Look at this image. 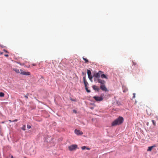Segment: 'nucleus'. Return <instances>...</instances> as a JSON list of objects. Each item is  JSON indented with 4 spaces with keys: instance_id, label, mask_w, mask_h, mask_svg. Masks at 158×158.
I'll return each instance as SVG.
<instances>
[{
    "instance_id": "obj_41",
    "label": "nucleus",
    "mask_w": 158,
    "mask_h": 158,
    "mask_svg": "<svg viewBox=\"0 0 158 158\" xmlns=\"http://www.w3.org/2000/svg\"><path fill=\"white\" fill-rule=\"evenodd\" d=\"M36 65V64H33V65L34 66H35Z\"/></svg>"
},
{
    "instance_id": "obj_14",
    "label": "nucleus",
    "mask_w": 158,
    "mask_h": 158,
    "mask_svg": "<svg viewBox=\"0 0 158 158\" xmlns=\"http://www.w3.org/2000/svg\"><path fill=\"white\" fill-rule=\"evenodd\" d=\"M156 147V145H154L153 146L149 147V151H151L153 148L155 147Z\"/></svg>"
},
{
    "instance_id": "obj_29",
    "label": "nucleus",
    "mask_w": 158,
    "mask_h": 158,
    "mask_svg": "<svg viewBox=\"0 0 158 158\" xmlns=\"http://www.w3.org/2000/svg\"><path fill=\"white\" fill-rule=\"evenodd\" d=\"M73 112L75 113H77V110H73Z\"/></svg>"
},
{
    "instance_id": "obj_38",
    "label": "nucleus",
    "mask_w": 158,
    "mask_h": 158,
    "mask_svg": "<svg viewBox=\"0 0 158 158\" xmlns=\"http://www.w3.org/2000/svg\"><path fill=\"white\" fill-rule=\"evenodd\" d=\"M86 79H85V80H83V82L84 83H85V82L86 81Z\"/></svg>"
},
{
    "instance_id": "obj_36",
    "label": "nucleus",
    "mask_w": 158,
    "mask_h": 158,
    "mask_svg": "<svg viewBox=\"0 0 158 158\" xmlns=\"http://www.w3.org/2000/svg\"><path fill=\"white\" fill-rule=\"evenodd\" d=\"M4 56L6 57H8L9 56V55L8 54H5L4 55Z\"/></svg>"
},
{
    "instance_id": "obj_28",
    "label": "nucleus",
    "mask_w": 158,
    "mask_h": 158,
    "mask_svg": "<svg viewBox=\"0 0 158 158\" xmlns=\"http://www.w3.org/2000/svg\"><path fill=\"white\" fill-rule=\"evenodd\" d=\"M132 62L133 63V65H135L136 64V63L135 62H134L133 61H132Z\"/></svg>"
},
{
    "instance_id": "obj_48",
    "label": "nucleus",
    "mask_w": 158,
    "mask_h": 158,
    "mask_svg": "<svg viewBox=\"0 0 158 158\" xmlns=\"http://www.w3.org/2000/svg\"><path fill=\"white\" fill-rule=\"evenodd\" d=\"M147 151H148V148L147 149Z\"/></svg>"
},
{
    "instance_id": "obj_25",
    "label": "nucleus",
    "mask_w": 158,
    "mask_h": 158,
    "mask_svg": "<svg viewBox=\"0 0 158 158\" xmlns=\"http://www.w3.org/2000/svg\"><path fill=\"white\" fill-rule=\"evenodd\" d=\"M86 73H85V76H84L83 77V80H85L86 79Z\"/></svg>"
},
{
    "instance_id": "obj_3",
    "label": "nucleus",
    "mask_w": 158,
    "mask_h": 158,
    "mask_svg": "<svg viewBox=\"0 0 158 158\" xmlns=\"http://www.w3.org/2000/svg\"><path fill=\"white\" fill-rule=\"evenodd\" d=\"M103 73L102 71L100 70L98 72L95 73L93 75L94 77L99 78L100 77L101 74Z\"/></svg>"
},
{
    "instance_id": "obj_24",
    "label": "nucleus",
    "mask_w": 158,
    "mask_h": 158,
    "mask_svg": "<svg viewBox=\"0 0 158 158\" xmlns=\"http://www.w3.org/2000/svg\"><path fill=\"white\" fill-rule=\"evenodd\" d=\"M152 123L154 126H156V122L154 120H152Z\"/></svg>"
},
{
    "instance_id": "obj_8",
    "label": "nucleus",
    "mask_w": 158,
    "mask_h": 158,
    "mask_svg": "<svg viewBox=\"0 0 158 158\" xmlns=\"http://www.w3.org/2000/svg\"><path fill=\"white\" fill-rule=\"evenodd\" d=\"M29 152L31 155H34L36 153L35 150L33 148H31L30 149Z\"/></svg>"
},
{
    "instance_id": "obj_5",
    "label": "nucleus",
    "mask_w": 158,
    "mask_h": 158,
    "mask_svg": "<svg viewBox=\"0 0 158 158\" xmlns=\"http://www.w3.org/2000/svg\"><path fill=\"white\" fill-rule=\"evenodd\" d=\"M20 71L21 72L20 73L23 75H26V76H29L31 74V73L29 72H26L25 71H23L22 69H20Z\"/></svg>"
},
{
    "instance_id": "obj_20",
    "label": "nucleus",
    "mask_w": 158,
    "mask_h": 158,
    "mask_svg": "<svg viewBox=\"0 0 158 158\" xmlns=\"http://www.w3.org/2000/svg\"><path fill=\"white\" fill-rule=\"evenodd\" d=\"M22 129L23 131H25L26 130V126L25 125H23V127L21 128Z\"/></svg>"
},
{
    "instance_id": "obj_19",
    "label": "nucleus",
    "mask_w": 158,
    "mask_h": 158,
    "mask_svg": "<svg viewBox=\"0 0 158 158\" xmlns=\"http://www.w3.org/2000/svg\"><path fill=\"white\" fill-rule=\"evenodd\" d=\"M4 94L3 92H0V97H3L4 96Z\"/></svg>"
},
{
    "instance_id": "obj_26",
    "label": "nucleus",
    "mask_w": 158,
    "mask_h": 158,
    "mask_svg": "<svg viewBox=\"0 0 158 158\" xmlns=\"http://www.w3.org/2000/svg\"><path fill=\"white\" fill-rule=\"evenodd\" d=\"M84 85H85V87H87L89 85V84L88 82H87V83L84 84Z\"/></svg>"
},
{
    "instance_id": "obj_35",
    "label": "nucleus",
    "mask_w": 158,
    "mask_h": 158,
    "mask_svg": "<svg viewBox=\"0 0 158 158\" xmlns=\"http://www.w3.org/2000/svg\"><path fill=\"white\" fill-rule=\"evenodd\" d=\"M85 73H84V72H82V75H83V76H85Z\"/></svg>"
},
{
    "instance_id": "obj_21",
    "label": "nucleus",
    "mask_w": 158,
    "mask_h": 158,
    "mask_svg": "<svg viewBox=\"0 0 158 158\" xmlns=\"http://www.w3.org/2000/svg\"><path fill=\"white\" fill-rule=\"evenodd\" d=\"M94 81L95 82H96L97 81L98 82V79H99V78H96V77H94Z\"/></svg>"
},
{
    "instance_id": "obj_16",
    "label": "nucleus",
    "mask_w": 158,
    "mask_h": 158,
    "mask_svg": "<svg viewBox=\"0 0 158 158\" xmlns=\"http://www.w3.org/2000/svg\"><path fill=\"white\" fill-rule=\"evenodd\" d=\"M88 78H89V80H90V81L91 82H92V81H93L92 79L93 78V77H94L92 75H90V76H88Z\"/></svg>"
},
{
    "instance_id": "obj_9",
    "label": "nucleus",
    "mask_w": 158,
    "mask_h": 158,
    "mask_svg": "<svg viewBox=\"0 0 158 158\" xmlns=\"http://www.w3.org/2000/svg\"><path fill=\"white\" fill-rule=\"evenodd\" d=\"M92 87L94 90L98 92H99V91L100 89L97 86L95 85H93Z\"/></svg>"
},
{
    "instance_id": "obj_6",
    "label": "nucleus",
    "mask_w": 158,
    "mask_h": 158,
    "mask_svg": "<svg viewBox=\"0 0 158 158\" xmlns=\"http://www.w3.org/2000/svg\"><path fill=\"white\" fill-rule=\"evenodd\" d=\"M100 88L103 91H106L108 90L106 87L105 84L101 85L100 86Z\"/></svg>"
},
{
    "instance_id": "obj_27",
    "label": "nucleus",
    "mask_w": 158,
    "mask_h": 158,
    "mask_svg": "<svg viewBox=\"0 0 158 158\" xmlns=\"http://www.w3.org/2000/svg\"><path fill=\"white\" fill-rule=\"evenodd\" d=\"M27 128H28V129H30L31 128V126L30 125H27Z\"/></svg>"
},
{
    "instance_id": "obj_23",
    "label": "nucleus",
    "mask_w": 158,
    "mask_h": 158,
    "mask_svg": "<svg viewBox=\"0 0 158 158\" xmlns=\"http://www.w3.org/2000/svg\"><path fill=\"white\" fill-rule=\"evenodd\" d=\"M70 100L72 101H74V102H76L77 101L76 100V99H73L71 98H70Z\"/></svg>"
},
{
    "instance_id": "obj_15",
    "label": "nucleus",
    "mask_w": 158,
    "mask_h": 158,
    "mask_svg": "<svg viewBox=\"0 0 158 158\" xmlns=\"http://www.w3.org/2000/svg\"><path fill=\"white\" fill-rule=\"evenodd\" d=\"M13 70L14 71L17 73H20V72L19 71V70L17 69H13Z\"/></svg>"
},
{
    "instance_id": "obj_10",
    "label": "nucleus",
    "mask_w": 158,
    "mask_h": 158,
    "mask_svg": "<svg viewBox=\"0 0 158 158\" xmlns=\"http://www.w3.org/2000/svg\"><path fill=\"white\" fill-rule=\"evenodd\" d=\"M98 82L101 84V85L105 84L106 83V81L103 80L99 79L98 80Z\"/></svg>"
},
{
    "instance_id": "obj_13",
    "label": "nucleus",
    "mask_w": 158,
    "mask_h": 158,
    "mask_svg": "<svg viewBox=\"0 0 158 158\" xmlns=\"http://www.w3.org/2000/svg\"><path fill=\"white\" fill-rule=\"evenodd\" d=\"M87 75L88 76H90V75H92L91 74V71L89 70V69H87Z\"/></svg>"
},
{
    "instance_id": "obj_33",
    "label": "nucleus",
    "mask_w": 158,
    "mask_h": 158,
    "mask_svg": "<svg viewBox=\"0 0 158 158\" xmlns=\"http://www.w3.org/2000/svg\"><path fill=\"white\" fill-rule=\"evenodd\" d=\"M133 98H135V94L134 93L133 94Z\"/></svg>"
},
{
    "instance_id": "obj_22",
    "label": "nucleus",
    "mask_w": 158,
    "mask_h": 158,
    "mask_svg": "<svg viewBox=\"0 0 158 158\" xmlns=\"http://www.w3.org/2000/svg\"><path fill=\"white\" fill-rule=\"evenodd\" d=\"M29 94L28 93H27L26 95H24V97H25L26 99H28V96L29 95Z\"/></svg>"
},
{
    "instance_id": "obj_43",
    "label": "nucleus",
    "mask_w": 158,
    "mask_h": 158,
    "mask_svg": "<svg viewBox=\"0 0 158 158\" xmlns=\"http://www.w3.org/2000/svg\"><path fill=\"white\" fill-rule=\"evenodd\" d=\"M9 121L10 122H11L12 120H9Z\"/></svg>"
},
{
    "instance_id": "obj_47",
    "label": "nucleus",
    "mask_w": 158,
    "mask_h": 158,
    "mask_svg": "<svg viewBox=\"0 0 158 158\" xmlns=\"http://www.w3.org/2000/svg\"><path fill=\"white\" fill-rule=\"evenodd\" d=\"M13 122V120L11 122Z\"/></svg>"
},
{
    "instance_id": "obj_45",
    "label": "nucleus",
    "mask_w": 158,
    "mask_h": 158,
    "mask_svg": "<svg viewBox=\"0 0 158 158\" xmlns=\"http://www.w3.org/2000/svg\"><path fill=\"white\" fill-rule=\"evenodd\" d=\"M3 54V52H1L0 54Z\"/></svg>"
},
{
    "instance_id": "obj_39",
    "label": "nucleus",
    "mask_w": 158,
    "mask_h": 158,
    "mask_svg": "<svg viewBox=\"0 0 158 158\" xmlns=\"http://www.w3.org/2000/svg\"><path fill=\"white\" fill-rule=\"evenodd\" d=\"M1 47L2 48H4V46H3V45H1Z\"/></svg>"
},
{
    "instance_id": "obj_46",
    "label": "nucleus",
    "mask_w": 158,
    "mask_h": 158,
    "mask_svg": "<svg viewBox=\"0 0 158 158\" xmlns=\"http://www.w3.org/2000/svg\"><path fill=\"white\" fill-rule=\"evenodd\" d=\"M91 109H93V107H91Z\"/></svg>"
},
{
    "instance_id": "obj_17",
    "label": "nucleus",
    "mask_w": 158,
    "mask_h": 158,
    "mask_svg": "<svg viewBox=\"0 0 158 158\" xmlns=\"http://www.w3.org/2000/svg\"><path fill=\"white\" fill-rule=\"evenodd\" d=\"M83 60L85 61V63H88L89 62V61L88 59L86 58H84V57L82 58Z\"/></svg>"
},
{
    "instance_id": "obj_11",
    "label": "nucleus",
    "mask_w": 158,
    "mask_h": 158,
    "mask_svg": "<svg viewBox=\"0 0 158 158\" xmlns=\"http://www.w3.org/2000/svg\"><path fill=\"white\" fill-rule=\"evenodd\" d=\"M100 77L102 79L105 78V79H107L108 78L106 76L105 74H104L103 73H101V74Z\"/></svg>"
},
{
    "instance_id": "obj_32",
    "label": "nucleus",
    "mask_w": 158,
    "mask_h": 158,
    "mask_svg": "<svg viewBox=\"0 0 158 158\" xmlns=\"http://www.w3.org/2000/svg\"><path fill=\"white\" fill-rule=\"evenodd\" d=\"M4 52H5L6 53H8V52L5 49H4L3 50Z\"/></svg>"
},
{
    "instance_id": "obj_31",
    "label": "nucleus",
    "mask_w": 158,
    "mask_h": 158,
    "mask_svg": "<svg viewBox=\"0 0 158 158\" xmlns=\"http://www.w3.org/2000/svg\"><path fill=\"white\" fill-rule=\"evenodd\" d=\"M117 103L118 104V105H121V103H120V102H118V101L117 102Z\"/></svg>"
},
{
    "instance_id": "obj_42",
    "label": "nucleus",
    "mask_w": 158,
    "mask_h": 158,
    "mask_svg": "<svg viewBox=\"0 0 158 158\" xmlns=\"http://www.w3.org/2000/svg\"><path fill=\"white\" fill-rule=\"evenodd\" d=\"M146 124H147V125H148V122H147V123H146Z\"/></svg>"
},
{
    "instance_id": "obj_18",
    "label": "nucleus",
    "mask_w": 158,
    "mask_h": 158,
    "mask_svg": "<svg viewBox=\"0 0 158 158\" xmlns=\"http://www.w3.org/2000/svg\"><path fill=\"white\" fill-rule=\"evenodd\" d=\"M85 89L86 92L87 93H90V92L91 91L90 90L88 89V86L85 87Z\"/></svg>"
},
{
    "instance_id": "obj_44",
    "label": "nucleus",
    "mask_w": 158,
    "mask_h": 158,
    "mask_svg": "<svg viewBox=\"0 0 158 158\" xmlns=\"http://www.w3.org/2000/svg\"><path fill=\"white\" fill-rule=\"evenodd\" d=\"M87 82L86 81V82H85V83H84V84H85V83H86Z\"/></svg>"
},
{
    "instance_id": "obj_1",
    "label": "nucleus",
    "mask_w": 158,
    "mask_h": 158,
    "mask_svg": "<svg viewBox=\"0 0 158 158\" xmlns=\"http://www.w3.org/2000/svg\"><path fill=\"white\" fill-rule=\"evenodd\" d=\"M123 118L121 116H119L112 123L111 126L114 127L117 125H120L123 123Z\"/></svg>"
},
{
    "instance_id": "obj_7",
    "label": "nucleus",
    "mask_w": 158,
    "mask_h": 158,
    "mask_svg": "<svg viewBox=\"0 0 158 158\" xmlns=\"http://www.w3.org/2000/svg\"><path fill=\"white\" fill-rule=\"evenodd\" d=\"M74 132L75 134L78 135H82L83 134V133L80 130L77 129L75 130Z\"/></svg>"
},
{
    "instance_id": "obj_2",
    "label": "nucleus",
    "mask_w": 158,
    "mask_h": 158,
    "mask_svg": "<svg viewBox=\"0 0 158 158\" xmlns=\"http://www.w3.org/2000/svg\"><path fill=\"white\" fill-rule=\"evenodd\" d=\"M93 98L97 102H100L102 101L103 99L102 94L101 96L100 97L97 96H94L93 97Z\"/></svg>"
},
{
    "instance_id": "obj_40",
    "label": "nucleus",
    "mask_w": 158,
    "mask_h": 158,
    "mask_svg": "<svg viewBox=\"0 0 158 158\" xmlns=\"http://www.w3.org/2000/svg\"><path fill=\"white\" fill-rule=\"evenodd\" d=\"M11 158H13V156L11 155Z\"/></svg>"
},
{
    "instance_id": "obj_12",
    "label": "nucleus",
    "mask_w": 158,
    "mask_h": 158,
    "mask_svg": "<svg viewBox=\"0 0 158 158\" xmlns=\"http://www.w3.org/2000/svg\"><path fill=\"white\" fill-rule=\"evenodd\" d=\"M81 148L82 150H84L85 149H86L88 150H89L90 149V148H89L85 146H84L82 147Z\"/></svg>"
},
{
    "instance_id": "obj_4",
    "label": "nucleus",
    "mask_w": 158,
    "mask_h": 158,
    "mask_svg": "<svg viewBox=\"0 0 158 158\" xmlns=\"http://www.w3.org/2000/svg\"><path fill=\"white\" fill-rule=\"evenodd\" d=\"M77 146L76 144H73L69 147V148L70 151H72L75 150L77 148Z\"/></svg>"
},
{
    "instance_id": "obj_37",
    "label": "nucleus",
    "mask_w": 158,
    "mask_h": 158,
    "mask_svg": "<svg viewBox=\"0 0 158 158\" xmlns=\"http://www.w3.org/2000/svg\"><path fill=\"white\" fill-rule=\"evenodd\" d=\"M86 79H85V80H83V82L84 83H85V82L86 81Z\"/></svg>"
},
{
    "instance_id": "obj_30",
    "label": "nucleus",
    "mask_w": 158,
    "mask_h": 158,
    "mask_svg": "<svg viewBox=\"0 0 158 158\" xmlns=\"http://www.w3.org/2000/svg\"><path fill=\"white\" fill-rule=\"evenodd\" d=\"M44 77H43V76H41V78H40V79L39 80V81H40L41 80V78L44 79Z\"/></svg>"
},
{
    "instance_id": "obj_34",
    "label": "nucleus",
    "mask_w": 158,
    "mask_h": 158,
    "mask_svg": "<svg viewBox=\"0 0 158 158\" xmlns=\"http://www.w3.org/2000/svg\"><path fill=\"white\" fill-rule=\"evenodd\" d=\"M18 119H15L14 120H13V122H17V121H18Z\"/></svg>"
}]
</instances>
